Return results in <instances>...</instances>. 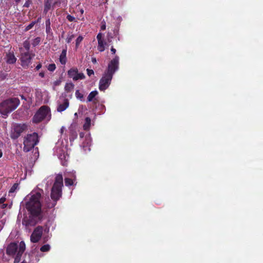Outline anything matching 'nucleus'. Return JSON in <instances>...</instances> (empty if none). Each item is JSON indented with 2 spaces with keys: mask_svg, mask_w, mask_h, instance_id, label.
Masks as SVG:
<instances>
[{
  "mask_svg": "<svg viewBox=\"0 0 263 263\" xmlns=\"http://www.w3.org/2000/svg\"><path fill=\"white\" fill-rule=\"evenodd\" d=\"M7 76L8 74L6 72L2 71H0V79L1 80H5L7 78Z\"/></svg>",
  "mask_w": 263,
  "mask_h": 263,
  "instance_id": "nucleus-31",
  "label": "nucleus"
},
{
  "mask_svg": "<svg viewBox=\"0 0 263 263\" xmlns=\"http://www.w3.org/2000/svg\"><path fill=\"white\" fill-rule=\"evenodd\" d=\"M23 45L25 49L26 50V52H30V44L28 40L25 41L23 43Z\"/></svg>",
  "mask_w": 263,
  "mask_h": 263,
  "instance_id": "nucleus-23",
  "label": "nucleus"
},
{
  "mask_svg": "<svg viewBox=\"0 0 263 263\" xmlns=\"http://www.w3.org/2000/svg\"><path fill=\"white\" fill-rule=\"evenodd\" d=\"M41 42V38L40 37H36L35 38L32 42V45L33 47H35L40 44Z\"/></svg>",
  "mask_w": 263,
  "mask_h": 263,
  "instance_id": "nucleus-26",
  "label": "nucleus"
},
{
  "mask_svg": "<svg viewBox=\"0 0 263 263\" xmlns=\"http://www.w3.org/2000/svg\"><path fill=\"white\" fill-rule=\"evenodd\" d=\"M68 77L72 78L74 81L79 80H83L85 78V76L83 72H79L78 69L77 67H72L67 71Z\"/></svg>",
  "mask_w": 263,
  "mask_h": 263,
  "instance_id": "nucleus-10",
  "label": "nucleus"
},
{
  "mask_svg": "<svg viewBox=\"0 0 263 263\" xmlns=\"http://www.w3.org/2000/svg\"><path fill=\"white\" fill-rule=\"evenodd\" d=\"M39 142L38 134L34 132L27 134L24 138L23 151L25 152L30 151Z\"/></svg>",
  "mask_w": 263,
  "mask_h": 263,
  "instance_id": "nucleus-5",
  "label": "nucleus"
},
{
  "mask_svg": "<svg viewBox=\"0 0 263 263\" xmlns=\"http://www.w3.org/2000/svg\"><path fill=\"white\" fill-rule=\"evenodd\" d=\"M3 156V152L1 150H0V158H1Z\"/></svg>",
  "mask_w": 263,
  "mask_h": 263,
  "instance_id": "nucleus-49",
  "label": "nucleus"
},
{
  "mask_svg": "<svg viewBox=\"0 0 263 263\" xmlns=\"http://www.w3.org/2000/svg\"><path fill=\"white\" fill-rule=\"evenodd\" d=\"M40 18H38L37 21H33L30 24H29L25 28V31H28L30 29H32L33 27L34 26V25L37 23Z\"/></svg>",
  "mask_w": 263,
  "mask_h": 263,
  "instance_id": "nucleus-25",
  "label": "nucleus"
},
{
  "mask_svg": "<svg viewBox=\"0 0 263 263\" xmlns=\"http://www.w3.org/2000/svg\"><path fill=\"white\" fill-rule=\"evenodd\" d=\"M34 57V53H31L30 52H23L21 51L20 61L22 66L24 68H28L31 63V60Z\"/></svg>",
  "mask_w": 263,
  "mask_h": 263,
  "instance_id": "nucleus-9",
  "label": "nucleus"
},
{
  "mask_svg": "<svg viewBox=\"0 0 263 263\" xmlns=\"http://www.w3.org/2000/svg\"><path fill=\"white\" fill-rule=\"evenodd\" d=\"M27 129V125L26 124H15L11 131L10 137L12 139H17Z\"/></svg>",
  "mask_w": 263,
  "mask_h": 263,
  "instance_id": "nucleus-8",
  "label": "nucleus"
},
{
  "mask_svg": "<svg viewBox=\"0 0 263 263\" xmlns=\"http://www.w3.org/2000/svg\"><path fill=\"white\" fill-rule=\"evenodd\" d=\"M69 102L68 99L64 98L62 102H59L57 108L58 112H62L65 110L69 106Z\"/></svg>",
  "mask_w": 263,
  "mask_h": 263,
  "instance_id": "nucleus-12",
  "label": "nucleus"
},
{
  "mask_svg": "<svg viewBox=\"0 0 263 263\" xmlns=\"http://www.w3.org/2000/svg\"><path fill=\"white\" fill-rule=\"evenodd\" d=\"M43 230L42 226H37L34 229L30 236V240L32 242L36 243L40 240L43 234Z\"/></svg>",
  "mask_w": 263,
  "mask_h": 263,
  "instance_id": "nucleus-11",
  "label": "nucleus"
},
{
  "mask_svg": "<svg viewBox=\"0 0 263 263\" xmlns=\"http://www.w3.org/2000/svg\"><path fill=\"white\" fill-rule=\"evenodd\" d=\"M56 68L55 64H50L48 66V70L50 71H53Z\"/></svg>",
  "mask_w": 263,
  "mask_h": 263,
  "instance_id": "nucleus-30",
  "label": "nucleus"
},
{
  "mask_svg": "<svg viewBox=\"0 0 263 263\" xmlns=\"http://www.w3.org/2000/svg\"><path fill=\"white\" fill-rule=\"evenodd\" d=\"M41 197V194L40 193H35L31 195L25 203V208L29 213V216L24 217L22 224L26 228L34 226L40 219L42 208Z\"/></svg>",
  "mask_w": 263,
  "mask_h": 263,
  "instance_id": "nucleus-1",
  "label": "nucleus"
},
{
  "mask_svg": "<svg viewBox=\"0 0 263 263\" xmlns=\"http://www.w3.org/2000/svg\"><path fill=\"white\" fill-rule=\"evenodd\" d=\"M64 181H75L76 179V175L75 171L66 172L64 173Z\"/></svg>",
  "mask_w": 263,
  "mask_h": 263,
  "instance_id": "nucleus-14",
  "label": "nucleus"
},
{
  "mask_svg": "<svg viewBox=\"0 0 263 263\" xmlns=\"http://www.w3.org/2000/svg\"><path fill=\"white\" fill-rule=\"evenodd\" d=\"M51 201L50 199H48V200L46 201L45 206L48 209H52L53 208L55 205L57 204V201L55 200H52Z\"/></svg>",
  "mask_w": 263,
  "mask_h": 263,
  "instance_id": "nucleus-18",
  "label": "nucleus"
},
{
  "mask_svg": "<svg viewBox=\"0 0 263 263\" xmlns=\"http://www.w3.org/2000/svg\"><path fill=\"white\" fill-rule=\"evenodd\" d=\"M52 2V0H45L44 1V8L43 10V13L46 14L48 11L52 7L53 8L54 6H55L57 2H54L53 5H51Z\"/></svg>",
  "mask_w": 263,
  "mask_h": 263,
  "instance_id": "nucleus-15",
  "label": "nucleus"
},
{
  "mask_svg": "<svg viewBox=\"0 0 263 263\" xmlns=\"http://www.w3.org/2000/svg\"><path fill=\"white\" fill-rule=\"evenodd\" d=\"M74 182H65V185L66 186H71V185H74Z\"/></svg>",
  "mask_w": 263,
  "mask_h": 263,
  "instance_id": "nucleus-41",
  "label": "nucleus"
},
{
  "mask_svg": "<svg viewBox=\"0 0 263 263\" xmlns=\"http://www.w3.org/2000/svg\"><path fill=\"white\" fill-rule=\"evenodd\" d=\"M66 18L69 22H73L75 20V17L70 14L67 15Z\"/></svg>",
  "mask_w": 263,
  "mask_h": 263,
  "instance_id": "nucleus-33",
  "label": "nucleus"
},
{
  "mask_svg": "<svg viewBox=\"0 0 263 263\" xmlns=\"http://www.w3.org/2000/svg\"><path fill=\"white\" fill-rule=\"evenodd\" d=\"M21 263H27V262H26V261H22Z\"/></svg>",
  "mask_w": 263,
  "mask_h": 263,
  "instance_id": "nucleus-53",
  "label": "nucleus"
},
{
  "mask_svg": "<svg viewBox=\"0 0 263 263\" xmlns=\"http://www.w3.org/2000/svg\"><path fill=\"white\" fill-rule=\"evenodd\" d=\"M110 51L112 54H115V53L116 52V50L115 48H114L113 46L111 47V48L110 49Z\"/></svg>",
  "mask_w": 263,
  "mask_h": 263,
  "instance_id": "nucleus-42",
  "label": "nucleus"
},
{
  "mask_svg": "<svg viewBox=\"0 0 263 263\" xmlns=\"http://www.w3.org/2000/svg\"><path fill=\"white\" fill-rule=\"evenodd\" d=\"M98 92L97 90H94L89 93L87 97V101L92 102L96 100L95 97L98 95Z\"/></svg>",
  "mask_w": 263,
  "mask_h": 263,
  "instance_id": "nucleus-17",
  "label": "nucleus"
},
{
  "mask_svg": "<svg viewBox=\"0 0 263 263\" xmlns=\"http://www.w3.org/2000/svg\"><path fill=\"white\" fill-rule=\"evenodd\" d=\"M119 68V57L116 55L108 64L107 67L99 81V88L104 91L110 85L114 74Z\"/></svg>",
  "mask_w": 263,
  "mask_h": 263,
  "instance_id": "nucleus-2",
  "label": "nucleus"
},
{
  "mask_svg": "<svg viewBox=\"0 0 263 263\" xmlns=\"http://www.w3.org/2000/svg\"><path fill=\"white\" fill-rule=\"evenodd\" d=\"M75 95L76 98L80 100L83 98V95L79 90H76Z\"/></svg>",
  "mask_w": 263,
  "mask_h": 263,
  "instance_id": "nucleus-29",
  "label": "nucleus"
},
{
  "mask_svg": "<svg viewBox=\"0 0 263 263\" xmlns=\"http://www.w3.org/2000/svg\"><path fill=\"white\" fill-rule=\"evenodd\" d=\"M20 96L22 99L26 100V98L24 95H21Z\"/></svg>",
  "mask_w": 263,
  "mask_h": 263,
  "instance_id": "nucleus-48",
  "label": "nucleus"
},
{
  "mask_svg": "<svg viewBox=\"0 0 263 263\" xmlns=\"http://www.w3.org/2000/svg\"><path fill=\"white\" fill-rule=\"evenodd\" d=\"M91 125V119L89 117H86L85 119V123L83 124V129L85 130H88Z\"/></svg>",
  "mask_w": 263,
  "mask_h": 263,
  "instance_id": "nucleus-19",
  "label": "nucleus"
},
{
  "mask_svg": "<svg viewBox=\"0 0 263 263\" xmlns=\"http://www.w3.org/2000/svg\"><path fill=\"white\" fill-rule=\"evenodd\" d=\"M67 47L65 49H63L60 55L59 61L62 65H65L67 62Z\"/></svg>",
  "mask_w": 263,
  "mask_h": 263,
  "instance_id": "nucleus-16",
  "label": "nucleus"
},
{
  "mask_svg": "<svg viewBox=\"0 0 263 263\" xmlns=\"http://www.w3.org/2000/svg\"><path fill=\"white\" fill-rule=\"evenodd\" d=\"M102 34L101 33H99L97 35V39L98 41H103L102 39Z\"/></svg>",
  "mask_w": 263,
  "mask_h": 263,
  "instance_id": "nucleus-36",
  "label": "nucleus"
},
{
  "mask_svg": "<svg viewBox=\"0 0 263 263\" xmlns=\"http://www.w3.org/2000/svg\"><path fill=\"white\" fill-rule=\"evenodd\" d=\"M83 40V37L81 35H79L76 40V47L78 48Z\"/></svg>",
  "mask_w": 263,
  "mask_h": 263,
  "instance_id": "nucleus-28",
  "label": "nucleus"
},
{
  "mask_svg": "<svg viewBox=\"0 0 263 263\" xmlns=\"http://www.w3.org/2000/svg\"><path fill=\"white\" fill-rule=\"evenodd\" d=\"M31 3V2L29 0H28L24 4L23 7L28 8L30 6Z\"/></svg>",
  "mask_w": 263,
  "mask_h": 263,
  "instance_id": "nucleus-35",
  "label": "nucleus"
},
{
  "mask_svg": "<svg viewBox=\"0 0 263 263\" xmlns=\"http://www.w3.org/2000/svg\"><path fill=\"white\" fill-rule=\"evenodd\" d=\"M6 199L5 198H1L0 199V203H3L5 202Z\"/></svg>",
  "mask_w": 263,
  "mask_h": 263,
  "instance_id": "nucleus-46",
  "label": "nucleus"
},
{
  "mask_svg": "<svg viewBox=\"0 0 263 263\" xmlns=\"http://www.w3.org/2000/svg\"><path fill=\"white\" fill-rule=\"evenodd\" d=\"M14 1L17 4L20 2L21 0H14Z\"/></svg>",
  "mask_w": 263,
  "mask_h": 263,
  "instance_id": "nucleus-50",
  "label": "nucleus"
},
{
  "mask_svg": "<svg viewBox=\"0 0 263 263\" xmlns=\"http://www.w3.org/2000/svg\"><path fill=\"white\" fill-rule=\"evenodd\" d=\"M60 83V81H56L54 82V85H59Z\"/></svg>",
  "mask_w": 263,
  "mask_h": 263,
  "instance_id": "nucleus-47",
  "label": "nucleus"
},
{
  "mask_svg": "<svg viewBox=\"0 0 263 263\" xmlns=\"http://www.w3.org/2000/svg\"><path fill=\"white\" fill-rule=\"evenodd\" d=\"M86 71H87V74L89 77L91 76L92 74H94V71L92 69H87Z\"/></svg>",
  "mask_w": 263,
  "mask_h": 263,
  "instance_id": "nucleus-34",
  "label": "nucleus"
},
{
  "mask_svg": "<svg viewBox=\"0 0 263 263\" xmlns=\"http://www.w3.org/2000/svg\"><path fill=\"white\" fill-rule=\"evenodd\" d=\"M63 182H54L51 192L52 200L58 201L62 196Z\"/></svg>",
  "mask_w": 263,
  "mask_h": 263,
  "instance_id": "nucleus-7",
  "label": "nucleus"
},
{
  "mask_svg": "<svg viewBox=\"0 0 263 263\" xmlns=\"http://www.w3.org/2000/svg\"><path fill=\"white\" fill-rule=\"evenodd\" d=\"M50 108L48 106H41L34 115L32 122L34 123H39L42 122L50 112Z\"/></svg>",
  "mask_w": 263,
  "mask_h": 263,
  "instance_id": "nucleus-6",
  "label": "nucleus"
},
{
  "mask_svg": "<svg viewBox=\"0 0 263 263\" xmlns=\"http://www.w3.org/2000/svg\"><path fill=\"white\" fill-rule=\"evenodd\" d=\"M39 76L41 78H44L45 77V73L43 71H41L39 73Z\"/></svg>",
  "mask_w": 263,
  "mask_h": 263,
  "instance_id": "nucleus-43",
  "label": "nucleus"
},
{
  "mask_svg": "<svg viewBox=\"0 0 263 263\" xmlns=\"http://www.w3.org/2000/svg\"><path fill=\"white\" fill-rule=\"evenodd\" d=\"M20 189L19 187V184L18 183H15L13 186L11 187L9 191V195L11 194L14 193L16 191Z\"/></svg>",
  "mask_w": 263,
  "mask_h": 263,
  "instance_id": "nucleus-21",
  "label": "nucleus"
},
{
  "mask_svg": "<svg viewBox=\"0 0 263 263\" xmlns=\"http://www.w3.org/2000/svg\"><path fill=\"white\" fill-rule=\"evenodd\" d=\"M91 61L93 64H96L97 63V60L95 58H92Z\"/></svg>",
  "mask_w": 263,
  "mask_h": 263,
  "instance_id": "nucleus-45",
  "label": "nucleus"
},
{
  "mask_svg": "<svg viewBox=\"0 0 263 263\" xmlns=\"http://www.w3.org/2000/svg\"><path fill=\"white\" fill-rule=\"evenodd\" d=\"M46 32L47 34L52 33L51 29L50 26L46 27Z\"/></svg>",
  "mask_w": 263,
  "mask_h": 263,
  "instance_id": "nucleus-37",
  "label": "nucleus"
},
{
  "mask_svg": "<svg viewBox=\"0 0 263 263\" xmlns=\"http://www.w3.org/2000/svg\"><path fill=\"white\" fill-rule=\"evenodd\" d=\"M20 50L21 51L22 50V48H20Z\"/></svg>",
  "mask_w": 263,
  "mask_h": 263,
  "instance_id": "nucleus-55",
  "label": "nucleus"
},
{
  "mask_svg": "<svg viewBox=\"0 0 263 263\" xmlns=\"http://www.w3.org/2000/svg\"><path fill=\"white\" fill-rule=\"evenodd\" d=\"M98 45L97 47L98 50L100 52H103L105 50L104 45L106 44L103 41H98Z\"/></svg>",
  "mask_w": 263,
  "mask_h": 263,
  "instance_id": "nucleus-22",
  "label": "nucleus"
},
{
  "mask_svg": "<svg viewBox=\"0 0 263 263\" xmlns=\"http://www.w3.org/2000/svg\"><path fill=\"white\" fill-rule=\"evenodd\" d=\"M45 25H46V27L50 26L51 22H50V18H48L47 20H46Z\"/></svg>",
  "mask_w": 263,
  "mask_h": 263,
  "instance_id": "nucleus-39",
  "label": "nucleus"
},
{
  "mask_svg": "<svg viewBox=\"0 0 263 263\" xmlns=\"http://www.w3.org/2000/svg\"><path fill=\"white\" fill-rule=\"evenodd\" d=\"M50 249V247L49 245H45L42 246L40 248V251L41 252H47L49 251Z\"/></svg>",
  "mask_w": 263,
  "mask_h": 263,
  "instance_id": "nucleus-27",
  "label": "nucleus"
},
{
  "mask_svg": "<svg viewBox=\"0 0 263 263\" xmlns=\"http://www.w3.org/2000/svg\"><path fill=\"white\" fill-rule=\"evenodd\" d=\"M74 116H77V112L74 114Z\"/></svg>",
  "mask_w": 263,
  "mask_h": 263,
  "instance_id": "nucleus-54",
  "label": "nucleus"
},
{
  "mask_svg": "<svg viewBox=\"0 0 263 263\" xmlns=\"http://www.w3.org/2000/svg\"><path fill=\"white\" fill-rule=\"evenodd\" d=\"M42 67V64L41 63H39L35 67L34 70L36 71L39 70Z\"/></svg>",
  "mask_w": 263,
  "mask_h": 263,
  "instance_id": "nucleus-38",
  "label": "nucleus"
},
{
  "mask_svg": "<svg viewBox=\"0 0 263 263\" xmlns=\"http://www.w3.org/2000/svg\"><path fill=\"white\" fill-rule=\"evenodd\" d=\"M54 181H63L62 175L58 174L55 178Z\"/></svg>",
  "mask_w": 263,
  "mask_h": 263,
  "instance_id": "nucleus-32",
  "label": "nucleus"
},
{
  "mask_svg": "<svg viewBox=\"0 0 263 263\" xmlns=\"http://www.w3.org/2000/svg\"><path fill=\"white\" fill-rule=\"evenodd\" d=\"M5 59L6 63L9 64H13L15 63L17 60L13 52H9L7 53Z\"/></svg>",
  "mask_w": 263,
  "mask_h": 263,
  "instance_id": "nucleus-13",
  "label": "nucleus"
},
{
  "mask_svg": "<svg viewBox=\"0 0 263 263\" xmlns=\"http://www.w3.org/2000/svg\"><path fill=\"white\" fill-rule=\"evenodd\" d=\"M106 29V25L105 22H102V25L101 26V30H105Z\"/></svg>",
  "mask_w": 263,
  "mask_h": 263,
  "instance_id": "nucleus-40",
  "label": "nucleus"
},
{
  "mask_svg": "<svg viewBox=\"0 0 263 263\" xmlns=\"http://www.w3.org/2000/svg\"><path fill=\"white\" fill-rule=\"evenodd\" d=\"M63 129H64L63 127L61 129V132L62 133L63 132Z\"/></svg>",
  "mask_w": 263,
  "mask_h": 263,
  "instance_id": "nucleus-52",
  "label": "nucleus"
},
{
  "mask_svg": "<svg viewBox=\"0 0 263 263\" xmlns=\"http://www.w3.org/2000/svg\"><path fill=\"white\" fill-rule=\"evenodd\" d=\"M20 101L17 98H11L6 99L0 103V113L4 116H7L15 110L20 105Z\"/></svg>",
  "mask_w": 263,
  "mask_h": 263,
  "instance_id": "nucleus-4",
  "label": "nucleus"
},
{
  "mask_svg": "<svg viewBox=\"0 0 263 263\" xmlns=\"http://www.w3.org/2000/svg\"><path fill=\"white\" fill-rule=\"evenodd\" d=\"M25 248V243L23 241L20 242L19 247L16 243L11 242L7 248L6 254L14 258V263H18Z\"/></svg>",
  "mask_w": 263,
  "mask_h": 263,
  "instance_id": "nucleus-3",
  "label": "nucleus"
},
{
  "mask_svg": "<svg viewBox=\"0 0 263 263\" xmlns=\"http://www.w3.org/2000/svg\"><path fill=\"white\" fill-rule=\"evenodd\" d=\"M84 133H83V132H81L79 134V136H80V138H83L84 136Z\"/></svg>",
  "mask_w": 263,
  "mask_h": 263,
  "instance_id": "nucleus-44",
  "label": "nucleus"
},
{
  "mask_svg": "<svg viewBox=\"0 0 263 263\" xmlns=\"http://www.w3.org/2000/svg\"><path fill=\"white\" fill-rule=\"evenodd\" d=\"M74 85L72 83H67L65 86V90L69 92H71L74 88Z\"/></svg>",
  "mask_w": 263,
  "mask_h": 263,
  "instance_id": "nucleus-20",
  "label": "nucleus"
},
{
  "mask_svg": "<svg viewBox=\"0 0 263 263\" xmlns=\"http://www.w3.org/2000/svg\"><path fill=\"white\" fill-rule=\"evenodd\" d=\"M64 34V32L63 31L61 35L62 37H63Z\"/></svg>",
  "mask_w": 263,
  "mask_h": 263,
  "instance_id": "nucleus-51",
  "label": "nucleus"
},
{
  "mask_svg": "<svg viewBox=\"0 0 263 263\" xmlns=\"http://www.w3.org/2000/svg\"><path fill=\"white\" fill-rule=\"evenodd\" d=\"M74 37L75 35L72 33V32H69L66 39V43L68 44L70 43Z\"/></svg>",
  "mask_w": 263,
  "mask_h": 263,
  "instance_id": "nucleus-24",
  "label": "nucleus"
}]
</instances>
